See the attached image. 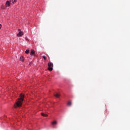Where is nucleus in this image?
I'll return each mask as SVG.
<instances>
[{
  "label": "nucleus",
  "mask_w": 130,
  "mask_h": 130,
  "mask_svg": "<svg viewBox=\"0 0 130 130\" xmlns=\"http://www.w3.org/2000/svg\"><path fill=\"white\" fill-rule=\"evenodd\" d=\"M41 115H42V116H44L45 117H47V116H48V115L45 114L43 113H41Z\"/></svg>",
  "instance_id": "nucleus-9"
},
{
  "label": "nucleus",
  "mask_w": 130,
  "mask_h": 130,
  "mask_svg": "<svg viewBox=\"0 0 130 130\" xmlns=\"http://www.w3.org/2000/svg\"><path fill=\"white\" fill-rule=\"evenodd\" d=\"M10 4H11L10 2L7 1L6 3V7H10Z\"/></svg>",
  "instance_id": "nucleus-6"
},
{
  "label": "nucleus",
  "mask_w": 130,
  "mask_h": 130,
  "mask_svg": "<svg viewBox=\"0 0 130 130\" xmlns=\"http://www.w3.org/2000/svg\"><path fill=\"white\" fill-rule=\"evenodd\" d=\"M30 55H35V51H34L33 49H31L30 50Z\"/></svg>",
  "instance_id": "nucleus-4"
},
{
  "label": "nucleus",
  "mask_w": 130,
  "mask_h": 130,
  "mask_svg": "<svg viewBox=\"0 0 130 130\" xmlns=\"http://www.w3.org/2000/svg\"><path fill=\"white\" fill-rule=\"evenodd\" d=\"M10 4H16L17 0H10Z\"/></svg>",
  "instance_id": "nucleus-5"
},
{
  "label": "nucleus",
  "mask_w": 130,
  "mask_h": 130,
  "mask_svg": "<svg viewBox=\"0 0 130 130\" xmlns=\"http://www.w3.org/2000/svg\"><path fill=\"white\" fill-rule=\"evenodd\" d=\"M48 70L50 71V72H51L52 70H53V63L52 62L49 61L48 62Z\"/></svg>",
  "instance_id": "nucleus-2"
},
{
  "label": "nucleus",
  "mask_w": 130,
  "mask_h": 130,
  "mask_svg": "<svg viewBox=\"0 0 130 130\" xmlns=\"http://www.w3.org/2000/svg\"><path fill=\"white\" fill-rule=\"evenodd\" d=\"M20 98L18 99V101L16 102V104L14 105L15 108L17 107H20L22 106V102L24 101V98H25V95L21 93L20 95Z\"/></svg>",
  "instance_id": "nucleus-1"
},
{
  "label": "nucleus",
  "mask_w": 130,
  "mask_h": 130,
  "mask_svg": "<svg viewBox=\"0 0 130 130\" xmlns=\"http://www.w3.org/2000/svg\"><path fill=\"white\" fill-rule=\"evenodd\" d=\"M72 102H71V101H69V102H68V103H67V105H68V106H72Z\"/></svg>",
  "instance_id": "nucleus-8"
},
{
  "label": "nucleus",
  "mask_w": 130,
  "mask_h": 130,
  "mask_svg": "<svg viewBox=\"0 0 130 130\" xmlns=\"http://www.w3.org/2000/svg\"><path fill=\"white\" fill-rule=\"evenodd\" d=\"M20 61H24V60H25V58H24L23 56H20Z\"/></svg>",
  "instance_id": "nucleus-7"
},
{
  "label": "nucleus",
  "mask_w": 130,
  "mask_h": 130,
  "mask_svg": "<svg viewBox=\"0 0 130 130\" xmlns=\"http://www.w3.org/2000/svg\"><path fill=\"white\" fill-rule=\"evenodd\" d=\"M18 32H22V31H21V29H18Z\"/></svg>",
  "instance_id": "nucleus-14"
},
{
  "label": "nucleus",
  "mask_w": 130,
  "mask_h": 130,
  "mask_svg": "<svg viewBox=\"0 0 130 130\" xmlns=\"http://www.w3.org/2000/svg\"><path fill=\"white\" fill-rule=\"evenodd\" d=\"M23 35H24V32H23V31H20L17 34V37H21V36H23Z\"/></svg>",
  "instance_id": "nucleus-3"
},
{
  "label": "nucleus",
  "mask_w": 130,
  "mask_h": 130,
  "mask_svg": "<svg viewBox=\"0 0 130 130\" xmlns=\"http://www.w3.org/2000/svg\"><path fill=\"white\" fill-rule=\"evenodd\" d=\"M25 39H26V40H28V38H26Z\"/></svg>",
  "instance_id": "nucleus-16"
},
{
  "label": "nucleus",
  "mask_w": 130,
  "mask_h": 130,
  "mask_svg": "<svg viewBox=\"0 0 130 130\" xmlns=\"http://www.w3.org/2000/svg\"><path fill=\"white\" fill-rule=\"evenodd\" d=\"M57 123V122H56V121H53L52 122V124L53 125V124H56Z\"/></svg>",
  "instance_id": "nucleus-11"
},
{
  "label": "nucleus",
  "mask_w": 130,
  "mask_h": 130,
  "mask_svg": "<svg viewBox=\"0 0 130 130\" xmlns=\"http://www.w3.org/2000/svg\"><path fill=\"white\" fill-rule=\"evenodd\" d=\"M29 52H30V50H26L25 51V53H26V54H28V53H29Z\"/></svg>",
  "instance_id": "nucleus-12"
},
{
  "label": "nucleus",
  "mask_w": 130,
  "mask_h": 130,
  "mask_svg": "<svg viewBox=\"0 0 130 130\" xmlns=\"http://www.w3.org/2000/svg\"><path fill=\"white\" fill-rule=\"evenodd\" d=\"M43 58H44V60H46V57L45 56H43Z\"/></svg>",
  "instance_id": "nucleus-13"
},
{
  "label": "nucleus",
  "mask_w": 130,
  "mask_h": 130,
  "mask_svg": "<svg viewBox=\"0 0 130 130\" xmlns=\"http://www.w3.org/2000/svg\"><path fill=\"white\" fill-rule=\"evenodd\" d=\"M54 96H55V97L58 98V97H59V96H60V95L59 94V93H56L55 94H54Z\"/></svg>",
  "instance_id": "nucleus-10"
},
{
  "label": "nucleus",
  "mask_w": 130,
  "mask_h": 130,
  "mask_svg": "<svg viewBox=\"0 0 130 130\" xmlns=\"http://www.w3.org/2000/svg\"><path fill=\"white\" fill-rule=\"evenodd\" d=\"M0 29H2V24H0Z\"/></svg>",
  "instance_id": "nucleus-15"
}]
</instances>
